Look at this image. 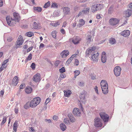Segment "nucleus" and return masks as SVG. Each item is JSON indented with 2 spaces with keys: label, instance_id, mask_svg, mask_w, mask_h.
Listing matches in <instances>:
<instances>
[{
  "label": "nucleus",
  "instance_id": "10",
  "mask_svg": "<svg viewBox=\"0 0 132 132\" xmlns=\"http://www.w3.org/2000/svg\"><path fill=\"white\" fill-rule=\"evenodd\" d=\"M73 113L76 117H77L80 116L81 114V113L79 111V110L77 108H75L73 109Z\"/></svg>",
  "mask_w": 132,
  "mask_h": 132
},
{
  "label": "nucleus",
  "instance_id": "42",
  "mask_svg": "<svg viewBox=\"0 0 132 132\" xmlns=\"http://www.w3.org/2000/svg\"><path fill=\"white\" fill-rule=\"evenodd\" d=\"M58 6L57 4L56 3H52V5L51 7H53L54 8H57Z\"/></svg>",
  "mask_w": 132,
  "mask_h": 132
},
{
  "label": "nucleus",
  "instance_id": "32",
  "mask_svg": "<svg viewBox=\"0 0 132 132\" xmlns=\"http://www.w3.org/2000/svg\"><path fill=\"white\" fill-rule=\"evenodd\" d=\"M89 10V8L88 7L86 8L85 10L82 11V12L85 14H88Z\"/></svg>",
  "mask_w": 132,
  "mask_h": 132
},
{
  "label": "nucleus",
  "instance_id": "63",
  "mask_svg": "<svg viewBox=\"0 0 132 132\" xmlns=\"http://www.w3.org/2000/svg\"><path fill=\"white\" fill-rule=\"evenodd\" d=\"M24 87V85L21 84L19 87V88L20 89H22Z\"/></svg>",
  "mask_w": 132,
  "mask_h": 132
},
{
  "label": "nucleus",
  "instance_id": "21",
  "mask_svg": "<svg viewBox=\"0 0 132 132\" xmlns=\"http://www.w3.org/2000/svg\"><path fill=\"white\" fill-rule=\"evenodd\" d=\"M92 39V36L90 35H88L86 36V41L87 45L90 43Z\"/></svg>",
  "mask_w": 132,
  "mask_h": 132
},
{
  "label": "nucleus",
  "instance_id": "61",
  "mask_svg": "<svg viewBox=\"0 0 132 132\" xmlns=\"http://www.w3.org/2000/svg\"><path fill=\"white\" fill-rule=\"evenodd\" d=\"M77 54H78V53L74 54L72 55L70 57H71V58L73 59V58L74 57H75L77 55Z\"/></svg>",
  "mask_w": 132,
  "mask_h": 132
},
{
  "label": "nucleus",
  "instance_id": "38",
  "mask_svg": "<svg viewBox=\"0 0 132 132\" xmlns=\"http://www.w3.org/2000/svg\"><path fill=\"white\" fill-rule=\"evenodd\" d=\"M26 35L28 37H31L34 35L33 33L31 32H28L26 33Z\"/></svg>",
  "mask_w": 132,
  "mask_h": 132
},
{
  "label": "nucleus",
  "instance_id": "44",
  "mask_svg": "<svg viewBox=\"0 0 132 132\" xmlns=\"http://www.w3.org/2000/svg\"><path fill=\"white\" fill-rule=\"evenodd\" d=\"M75 75L76 76V77L80 73V72L78 70H76L75 71Z\"/></svg>",
  "mask_w": 132,
  "mask_h": 132
},
{
  "label": "nucleus",
  "instance_id": "46",
  "mask_svg": "<svg viewBox=\"0 0 132 132\" xmlns=\"http://www.w3.org/2000/svg\"><path fill=\"white\" fill-rule=\"evenodd\" d=\"M29 104L28 103H27L26 104H25L24 106V108L26 109H27L29 108Z\"/></svg>",
  "mask_w": 132,
  "mask_h": 132
},
{
  "label": "nucleus",
  "instance_id": "18",
  "mask_svg": "<svg viewBox=\"0 0 132 132\" xmlns=\"http://www.w3.org/2000/svg\"><path fill=\"white\" fill-rule=\"evenodd\" d=\"M98 55V52L96 54H94L92 55V60L94 61H97L98 60L97 57Z\"/></svg>",
  "mask_w": 132,
  "mask_h": 132
},
{
  "label": "nucleus",
  "instance_id": "20",
  "mask_svg": "<svg viewBox=\"0 0 132 132\" xmlns=\"http://www.w3.org/2000/svg\"><path fill=\"white\" fill-rule=\"evenodd\" d=\"M62 9L63 10V11L65 14H68L69 13L70 9L67 7H63Z\"/></svg>",
  "mask_w": 132,
  "mask_h": 132
},
{
  "label": "nucleus",
  "instance_id": "1",
  "mask_svg": "<svg viewBox=\"0 0 132 132\" xmlns=\"http://www.w3.org/2000/svg\"><path fill=\"white\" fill-rule=\"evenodd\" d=\"M40 98L39 97H36L34 98L31 100L29 104L31 108L35 107L38 105L40 102Z\"/></svg>",
  "mask_w": 132,
  "mask_h": 132
},
{
  "label": "nucleus",
  "instance_id": "15",
  "mask_svg": "<svg viewBox=\"0 0 132 132\" xmlns=\"http://www.w3.org/2000/svg\"><path fill=\"white\" fill-rule=\"evenodd\" d=\"M107 58L106 57V54L104 52H102L101 56L102 61L103 63H105L106 62Z\"/></svg>",
  "mask_w": 132,
  "mask_h": 132
},
{
  "label": "nucleus",
  "instance_id": "26",
  "mask_svg": "<svg viewBox=\"0 0 132 132\" xmlns=\"http://www.w3.org/2000/svg\"><path fill=\"white\" fill-rule=\"evenodd\" d=\"M64 96L67 97H69L71 93V91L69 90H64Z\"/></svg>",
  "mask_w": 132,
  "mask_h": 132
},
{
  "label": "nucleus",
  "instance_id": "19",
  "mask_svg": "<svg viewBox=\"0 0 132 132\" xmlns=\"http://www.w3.org/2000/svg\"><path fill=\"white\" fill-rule=\"evenodd\" d=\"M70 121L72 122H73L76 121V119L73 117L72 114H69L68 115Z\"/></svg>",
  "mask_w": 132,
  "mask_h": 132
},
{
  "label": "nucleus",
  "instance_id": "24",
  "mask_svg": "<svg viewBox=\"0 0 132 132\" xmlns=\"http://www.w3.org/2000/svg\"><path fill=\"white\" fill-rule=\"evenodd\" d=\"M32 89L31 87L30 86H28L25 89V91L27 94L31 93L32 90Z\"/></svg>",
  "mask_w": 132,
  "mask_h": 132
},
{
  "label": "nucleus",
  "instance_id": "11",
  "mask_svg": "<svg viewBox=\"0 0 132 132\" xmlns=\"http://www.w3.org/2000/svg\"><path fill=\"white\" fill-rule=\"evenodd\" d=\"M13 19L16 22H19L20 19V17L19 14L16 13H13Z\"/></svg>",
  "mask_w": 132,
  "mask_h": 132
},
{
  "label": "nucleus",
  "instance_id": "49",
  "mask_svg": "<svg viewBox=\"0 0 132 132\" xmlns=\"http://www.w3.org/2000/svg\"><path fill=\"white\" fill-rule=\"evenodd\" d=\"M50 101V99L49 98H47L46 100L45 104H47Z\"/></svg>",
  "mask_w": 132,
  "mask_h": 132
},
{
  "label": "nucleus",
  "instance_id": "28",
  "mask_svg": "<svg viewBox=\"0 0 132 132\" xmlns=\"http://www.w3.org/2000/svg\"><path fill=\"white\" fill-rule=\"evenodd\" d=\"M108 86H106L105 87H103V88H102L103 92L104 94H106L108 93Z\"/></svg>",
  "mask_w": 132,
  "mask_h": 132
},
{
  "label": "nucleus",
  "instance_id": "62",
  "mask_svg": "<svg viewBox=\"0 0 132 132\" xmlns=\"http://www.w3.org/2000/svg\"><path fill=\"white\" fill-rule=\"evenodd\" d=\"M57 118V117L56 116H54L53 117V119L54 120H56Z\"/></svg>",
  "mask_w": 132,
  "mask_h": 132
},
{
  "label": "nucleus",
  "instance_id": "39",
  "mask_svg": "<svg viewBox=\"0 0 132 132\" xmlns=\"http://www.w3.org/2000/svg\"><path fill=\"white\" fill-rule=\"evenodd\" d=\"M80 97L81 101L83 103L84 102L83 100L85 98V95L84 94H81L80 96Z\"/></svg>",
  "mask_w": 132,
  "mask_h": 132
},
{
  "label": "nucleus",
  "instance_id": "33",
  "mask_svg": "<svg viewBox=\"0 0 132 132\" xmlns=\"http://www.w3.org/2000/svg\"><path fill=\"white\" fill-rule=\"evenodd\" d=\"M93 53V52L90 51L89 50V49H88L86 51V55L87 56H88L90 54H91Z\"/></svg>",
  "mask_w": 132,
  "mask_h": 132
},
{
  "label": "nucleus",
  "instance_id": "60",
  "mask_svg": "<svg viewBox=\"0 0 132 132\" xmlns=\"http://www.w3.org/2000/svg\"><path fill=\"white\" fill-rule=\"evenodd\" d=\"M44 45L43 43H41L39 46V48H42L44 47Z\"/></svg>",
  "mask_w": 132,
  "mask_h": 132
},
{
  "label": "nucleus",
  "instance_id": "53",
  "mask_svg": "<svg viewBox=\"0 0 132 132\" xmlns=\"http://www.w3.org/2000/svg\"><path fill=\"white\" fill-rule=\"evenodd\" d=\"M77 23L76 22L71 24V25L73 28L75 27L76 26Z\"/></svg>",
  "mask_w": 132,
  "mask_h": 132
},
{
  "label": "nucleus",
  "instance_id": "12",
  "mask_svg": "<svg viewBox=\"0 0 132 132\" xmlns=\"http://www.w3.org/2000/svg\"><path fill=\"white\" fill-rule=\"evenodd\" d=\"M40 75L39 73H37L34 75L33 78V80L36 82H37L40 80Z\"/></svg>",
  "mask_w": 132,
  "mask_h": 132
},
{
  "label": "nucleus",
  "instance_id": "9",
  "mask_svg": "<svg viewBox=\"0 0 132 132\" xmlns=\"http://www.w3.org/2000/svg\"><path fill=\"white\" fill-rule=\"evenodd\" d=\"M119 22V20L116 18H112L109 21L110 24L113 26L116 25Z\"/></svg>",
  "mask_w": 132,
  "mask_h": 132
},
{
  "label": "nucleus",
  "instance_id": "22",
  "mask_svg": "<svg viewBox=\"0 0 132 132\" xmlns=\"http://www.w3.org/2000/svg\"><path fill=\"white\" fill-rule=\"evenodd\" d=\"M100 84L101 88H103V87H105L106 86H108L106 81L105 80H102Z\"/></svg>",
  "mask_w": 132,
  "mask_h": 132
},
{
  "label": "nucleus",
  "instance_id": "29",
  "mask_svg": "<svg viewBox=\"0 0 132 132\" xmlns=\"http://www.w3.org/2000/svg\"><path fill=\"white\" fill-rule=\"evenodd\" d=\"M116 42L115 39L113 38H111L109 39V42L112 45L115 44Z\"/></svg>",
  "mask_w": 132,
  "mask_h": 132
},
{
  "label": "nucleus",
  "instance_id": "16",
  "mask_svg": "<svg viewBox=\"0 0 132 132\" xmlns=\"http://www.w3.org/2000/svg\"><path fill=\"white\" fill-rule=\"evenodd\" d=\"M130 34V32L129 31L127 30H124L121 33V35L125 37L128 36Z\"/></svg>",
  "mask_w": 132,
  "mask_h": 132
},
{
  "label": "nucleus",
  "instance_id": "45",
  "mask_svg": "<svg viewBox=\"0 0 132 132\" xmlns=\"http://www.w3.org/2000/svg\"><path fill=\"white\" fill-rule=\"evenodd\" d=\"M75 64L76 66H77L79 65V61L77 59H76L75 60Z\"/></svg>",
  "mask_w": 132,
  "mask_h": 132
},
{
  "label": "nucleus",
  "instance_id": "31",
  "mask_svg": "<svg viewBox=\"0 0 132 132\" xmlns=\"http://www.w3.org/2000/svg\"><path fill=\"white\" fill-rule=\"evenodd\" d=\"M60 127L61 130L63 131H64L66 129V125L63 123H61L60 125Z\"/></svg>",
  "mask_w": 132,
  "mask_h": 132
},
{
  "label": "nucleus",
  "instance_id": "40",
  "mask_svg": "<svg viewBox=\"0 0 132 132\" xmlns=\"http://www.w3.org/2000/svg\"><path fill=\"white\" fill-rule=\"evenodd\" d=\"M59 72L61 73H63L65 71V70L64 67H62L59 70Z\"/></svg>",
  "mask_w": 132,
  "mask_h": 132
},
{
  "label": "nucleus",
  "instance_id": "14",
  "mask_svg": "<svg viewBox=\"0 0 132 132\" xmlns=\"http://www.w3.org/2000/svg\"><path fill=\"white\" fill-rule=\"evenodd\" d=\"M80 40V38L79 37L76 36L73 38L72 42L75 44H77L79 43Z\"/></svg>",
  "mask_w": 132,
  "mask_h": 132
},
{
  "label": "nucleus",
  "instance_id": "52",
  "mask_svg": "<svg viewBox=\"0 0 132 132\" xmlns=\"http://www.w3.org/2000/svg\"><path fill=\"white\" fill-rule=\"evenodd\" d=\"M94 89H95V91L96 93L97 94H98V90L97 89V86H96L95 87Z\"/></svg>",
  "mask_w": 132,
  "mask_h": 132
},
{
  "label": "nucleus",
  "instance_id": "35",
  "mask_svg": "<svg viewBox=\"0 0 132 132\" xmlns=\"http://www.w3.org/2000/svg\"><path fill=\"white\" fill-rule=\"evenodd\" d=\"M32 58V54L30 53L28 57L25 60V62H26L28 60H30Z\"/></svg>",
  "mask_w": 132,
  "mask_h": 132
},
{
  "label": "nucleus",
  "instance_id": "59",
  "mask_svg": "<svg viewBox=\"0 0 132 132\" xmlns=\"http://www.w3.org/2000/svg\"><path fill=\"white\" fill-rule=\"evenodd\" d=\"M60 77L61 78H64L65 77V75L64 74H61L60 75Z\"/></svg>",
  "mask_w": 132,
  "mask_h": 132
},
{
  "label": "nucleus",
  "instance_id": "6",
  "mask_svg": "<svg viewBox=\"0 0 132 132\" xmlns=\"http://www.w3.org/2000/svg\"><path fill=\"white\" fill-rule=\"evenodd\" d=\"M121 70V68L120 66H117L114 68V72L116 76L117 77L120 75Z\"/></svg>",
  "mask_w": 132,
  "mask_h": 132
},
{
  "label": "nucleus",
  "instance_id": "4",
  "mask_svg": "<svg viewBox=\"0 0 132 132\" xmlns=\"http://www.w3.org/2000/svg\"><path fill=\"white\" fill-rule=\"evenodd\" d=\"M100 116L101 118L104 122H108L109 119V117L105 113L102 112L100 113Z\"/></svg>",
  "mask_w": 132,
  "mask_h": 132
},
{
  "label": "nucleus",
  "instance_id": "36",
  "mask_svg": "<svg viewBox=\"0 0 132 132\" xmlns=\"http://www.w3.org/2000/svg\"><path fill=\"white\" fill-rule=\"evenodd\" d=\"M52 37L54 38H55L56 37V31H54L52 32Z\"/></svg>",
  "mask_w": 132,
  "mask_h": 132
},
{
  "label": "nucleus",
  "instance_id": "37",
  "mask_svg": "<svg viewBox=\"0 0 132 132\" xmlns=\"http://www.w3.org/2000/svg\"><path fill=\"white\" fill-rule=\"evenodd\" d=\"M6 117L4 116L3 117L1 125H2L5 122L6 120Z\"/></svg>",
  "mask_w": 132,
  "mask_h": 132
},
{
  "label": "nucleus",
  "instance_id": "3",
  "mask_svg": "<svg viewBox=\"0 0 132 132\" xmlns=\"http://www.w3.org/2000/svg\"><path fill=\"white\" fill-rule=\"evenodd\" d=\"M94 126L97 127H101L102 125V123L101 119L98 118H95L94 120Z\"/></svg>",
  "mask_w": 132,
  "mask_h": 132
},
{
  "label": "nucleus",
  "instance_id": "17",
  "mask_svg": "<svg viewBox=\"0 0 132 132\" xmlns=\"http://www.w3.org/2000/svg\"><path fill=\"white\" fill-rule=\"evenodd\" d=\"M125 13L126 14L125 17H129L132 15V10L131 9H128L125 11Z\"/></svg>",
  "mask_w": 132,
  "mask_h": 132
},
{
  "label": "nucleus",
  "instance_id": "47",
  "mask_svg": "<svg viewBox=\"0 0 132 132\" xmlns=\"http://www.w3.org/2000/svg\"><path fill=\"white\" fill-rule=\"evenodd\" d=\"M35 64L34 63H32L31 64V66L33 70L35 68Z\"/></svg>",
  "mask_w": 132,
  "mask_h": 132
},
{
  "label": "nucleus",
  "instance_id": "30",
  "mask_svg": "<svg viewBox=\"0 0 132 132\" xmlns=\"http://www.w3.org/2000/svg\"><path fill=\"white\" fill-rule=\"evenodd\" d=\"M33 9L35 12L36 11L38 12H41L42 10V8L39 7H34Z\"/></svg>",
  "mask_w": 132,
  "mask_h": 132
},
{
  "label": "nucleus",
  "instance_id": "58",
  "mask_svg": "<svg viewBox=\"0 0 132 132\" xmlns=\"http://www.w3.org/2000/svg\"><path fill=\"white\" fill-rule=\"evenodd\" d=\"M127 18L125 17L126 20L125 21L124 23L122 24L121 26H123L126 24L127 22V20H128V19Z\"/></svg>",
  "mask_w": 132,
  "mask_h": 132
},
{
  "label": "nucleus",
  "instance_id": "25",
  "mask_svg": "<svg viewBox=\"0 0 132 132\" xmlns=\"http://www.w3.org/2000/svg\"><path fill=\"white\" fill-rule=\"evenodd\" d=\"M79 23L78 24L77 26L79 27H80L82 26L84 24L85 22L84 20L82 19H80L79 21Z\"/></svg>",
  "mask_w": 132,
  "mask_h": 132
},
{
  "label": "nucleus",
  "instance_id": "55",
  "mask_svg": "<svg viewBox=\"0 0 132 132\" xmlns=\"http://www.w3.org/2000/svg\"><path fill=\"white\" fill-rule=\"evenodd\" d=\"M112 7H110L108 10V12L109 13H111L112 12Z\"/></svg>",
  "mask_w": 132,
  "mask_h": 132
},
{
  "label": "nucleus",
  "instance_id": "64",
  "mask_svg": "<svg viewBox=\"0 0 132 132\" xmlns=\"http://www.w3.org/2000/svg\"><path fill=\"white\" fill-rule=\"evenodd\" d=\"M93 100L95 101H97L98 99V97L97 96H94V97L93 98Z\"/></svg>",
  "mask_w": 132,
  "mask_h": 132
},
{
  "label": "nucleus",
  "instance_id": "7",
  "mask_svg": "<svg viewBox=\"0 0 132 132\" xmlns=\"http://www.w3.org/2000/svg\"><path fill=\"white\" fill-rule=\"evenodd\" d=\"M23 41L22 37L21 36H19L18 39L17 41V44L16 47L17 48L19 47V46L21 45L23 43Z\"/></svg>",
  "mask_w": 132,
  "mask_h": 132
},
{
  "label": "nucleus",
  "instance_id": "8",
  "mask_svg": "<svg viewBox=\"0 0 132 132\" xmlns=\"http://www.w3.org/2000/svg\"><path fill=\"white\" fill-rule=\"evenodd\" d=\"M32 22H33L32 24L33 28L34 29H39L40 28V24L38 21H35V20H33L32 21Z\"/></svg>",
  "mask_w": 132,
  "mask_h": 132
},
{
  "label": "nucleus",
  "instance_id": "2",
  "mask_svg": "<svg viewBox=\"0 0 132 132\" xmlns=\"http://www.w3.org/2000/svg\"><path fill=\"white\" fill-rule=\"evenodd\" d=\"M103 7L102 5L100 4H94L92 6L91 8V10L92 12L101 10Z\"/></svg>",
  "mask_w": 132,
  "mask_h": 132
},
{
  "label": "nucleus",
  "instance_id": "5",
  "mask_svg": "<svg viewBox=\"0 0 132 132\" xmlns=\"http://www.w3.org/2000/svg\"><path fill=\"white\" fill-rule=\"evenodd\" d=\"M6 20L8 24L10 26L13 25L16 22L13 18L11 19L10 17L9 18L8 16L6 17Z\"/></svg>",
  "mask_w": 132,
  "mask_h": 132
},
{
  "label": "nucleus",
  "instance_id": "48",
  "mask_svg": "<svg viewBox=\"0 0 132 132\" xmlns=\"http://www.w3.org/2000/svg\"><path fill=\"white\" fill-rule=\"evenodd\" d=\"M88 49H89L90 51L92 52L95 50V47H92L89 48Z\"/></svg>",
  "mask_w": 132,
  "mask_h": 132
},
{
  "label": "nucleus",
  "instance_id": "13",
  "mask_svg": "<svg viewBox=\"0 0 132 132\" xmlns=\"http://www.w3.org/2000/svg\"><path fill=\"white\" fill-rule=\"evenodd\" d=\"M69 52L68 50H65L61 53L60 55L62 58H65L69 55Z\"/></svg>",
  "mask_w": 132,
  "mask_h": 132
},
{
  "label": "nucleus",
  "instance_id": "50",
  "mask_svg": "<svg viewBox=\"0 0 132 132\" xmlns=\"http://www.w3.org/2000/svg\"><path fill=\"white\" fill-rule=\"evenodd\" d=\"M79 107L80 108L81 111H83V108L82 107V106L81 103H80L79 105Z\"/></svg>",
  "mask_w": 132,
  "mask_h": 132
},
{
  "label": "nucleus",
  "instance_id": "51",
  "mask_svg": "<svg viewBox=\"0 0 132 132\" xmlns=\"http://www.w3.org/2000/svg\"><path fill=\"white\" fill-rule=\"evenodd\" d=\"M9 60L8 59H7L6 60H4L2 65V66H3L6 64V63H7L8 61Z\"/></svg>",
  "mask_w": 132,
  "mask_h": 132
},
{
  "label": "nucleus",
  "instance_id": "56",
  "mask_svg": "<svg viewBox=\"0 0 132 132\" xmlns=\"http://www.w3.org/2000/svg\"><path fill=\"white\" fill-rule=\"evenodd\" d=\"M79 85L80 86H83L84 82L83 81L79 82Z\"/></svg>",
  "mask_w": 132,
  "mask_h": 132
},
{
  "label": "nucleus",
  "instance_id": "34",
  "mask_svg": "<svg viewBox=\"0 0 132 132\" xmlns=\"http://www.w3.org/2000/svg\"><path fill=\"white\" fill-rule=\"evenodd\" d=\"M50 2L49 1L46 3L44 6V7L45 8H46L50 5Z\"/></svg>",
  "mask_w": 132,
  "mask_h": 132
},
{
  "label": "nucleus",
  "instance_id": "23",
  "mask_svg": "<svg viewBox=\"0 0 132 132\" xmlns=\"http://www.w3.org/2000/svg\"><path fill=\"white\" fill-rule=\"evenodd\" d=\"M18 79L17 76H15L13 78L12 84L14 86H16L18 82Z\"/></svg>",
  "mask_w": 132,
  "mask_h": 132
},
{
  "label": "nucleus",
  "instance_id": "41",
  "mask_svg": "<svg viewBox=\"0 0 132 132\" xmlns=\"http://www.w3.org/2000/svg\"><path fill=\"white\" fill-rule=\"evenodd\" d=\"M72 60V59L71 58V57H70L67 61L66 64L67 65H68L70 63Z\"/></svg>",
  "mask_w": 132,
  "mask_h": 132
},
{
  "label": "nucleus",
  "instance_id": "43",
  "mask_svg": "<svg viewBox=\"0 0 132 132\" xmlns=\"http://www.w3.org/2000/svg\"><path fill=\"white\" fill-rule=\"evenodd\" d=\"M64 122L66 124H68L69 123V120L67 118H65L64 120Z\"/></svg>",
  "mask_w": 132,
  "mask_h": 132
},
{
  "label": "nucleus",
  "instance_id": "54",
  "mask_svg": "<svg viewBox=\"0 0 132 132\" xmlns=\"http://www.w3.org/2000/svg\"><path fill=\"white\" fill-rule=\"evenodd\" d=\"M7 40L9 42H11L13 40V38L11 37H9L7 38Z\"/></svg>",
  "mask_w": 132,
  "mask_h": 132
},
{
  "label": "nucleus",
  "instance_id": "27",
  "mask_svg": "<svg viewBox=\"0 0 132 132\" xmlns=\"http://www.w3.org/2000/svg\"><path fill=\"white\" fill-rule=\"evenodd\" d=\"M18 126V122L17 121H15L13 125V129L16 132L17 130V126Z\"/></svg>",
  "mask_w": 132,
  "mask_h": 132
},
{
  "label": "nucleus",
  "instance_id": "57",
  "mask_svg": "<svg viewBox=\"0 0 132 132\" xmlns=\"http://www.w3.org/2000/svg\"><path fill=\"white\" fill-rule=\"evenodd\" d=\"M32 48L33 47H31L28 48L27 50V52H28L31 51L32 49Z\"/></svg>",
  "mask_w": 132,
  "mask_h": 132
}]
</instances>
